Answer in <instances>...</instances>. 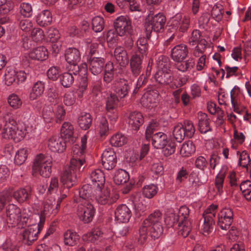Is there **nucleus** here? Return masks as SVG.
<instances>
[{
    "label": "nucleus",
    "instance_id": "1",
    "mask_svg": "<svg viewBox=\"0 0 251 251\" xmlns=\"http://www.w3.org/2000/svg\"><path fill=\"white\" fill-rule=\"evenodd\" d=\"M85 160L73 157L70 161V165L65 167L61 176V182L67 188L72 187L76 182V172L80 171Z\"/></svg>",
    "mask_w": 251,
    "mask_h": 251
},
{
    "label": "nucleus",
    "instance_id": "2",
    "mask_svg": "<svg viewBox=\"0 0 251 251\" xmlns=\"http://www.w3.org/2000/svg\"><path fill=\"white\" fill-rule=\"evenodd\" d=\"M152 145L154 148L161 149L163 154L166 156L173 154L176 151V144L171 140L167 135L162 132L153 134Z\"/></svg>",
    "mask_w": 251,
    "mask_h": 251
},
{
    "label": "nucleus",
    "instance_id": "3",
    "mask_svg": "<svg viewBox=\"0 0 251 251\" xmlns=\"http://www.w3.org/2000/svg\"><path fill=\"white\" fill-rule=\"evenodd\" d=\"M52 159L42 153L37 155L33 162L32 171L44 177L50 176L51 172Z\"/></svg>",
    "mask_w": 251,
    "mask_h": 251
},
{
    "label": "nucleus",
    "instance_id": "4",
    "mask_svg": "<svg viewBox=\"0 0 251 251\" xmlns=\"http://www.w3.org/2000/svg\"><path fill=\"white\" fill-rule=\"evenodd\" d=\"M25 130L19 128L17 123L14 120L6 122L1 130L2 138L13 140L19 142L24 139L25 136Z\"/></svg>",
    "mask_w": 251,
    "mask_h": 251
},
{
    "label": "nucleus",
    "instance_id": "5",
    "mask_svg": "<svg viewBox=\"0 0 251 251\" xmlns=\"http://www.w3.org/2000/svg\"><path fill=\"white\" fill-rule=\"evenodd\" d=\"M217 205H210L203 213V222L201 227V232L204 236H208L212 233L215 226V220Z\"/></svg>",
    "mask_w": 251,
    "mask_h": 251
},
{
    "label": "nucleus",
    "instance_id": "6",
    "mask_svg": "<svg viewBox=\"0 0 251 251\" xmlns=\"http://www.w3.org/2000/svg\"><path fill=\"white\" fill-rule=\"evenodd\" d=\"M162 220V213L160 211L156 210L144 221L143 225L139 230V240L141 243H143L147 239L149 227L152 225L161 224Z\"/></svg>",
    "mask_w": 251,
    "mask_h": 251
},
{
    "label": "nucleus",
    "instance_id": "7",
    "mask_svg": "<svg viewBox=\"0 0 251 251\" xmlns=\"http://www.w3.org/2000/svg\"><path fill=\"white\" fill-rule=\"evenodd\" d=\"M166 19L162 13H158L153 16L149 15L146 19L145 28L147 34L152 31L159 32L163 28Z\"/></svg>",
    "mask_w": 251,
    "mask_h": 251
},
{
    "label": "nucleus",
    "instance_id": "8",
    "mask_svg": "<svg viewBox=\"0 0 251 251\" xmlns=\"http://www.w3.org/2000/svg\"><path fill=\"white\" fill-rule=\"evenodd\" d=\"M95 209L88 201H82L77 207L76 214L79 219L84 223L91 222L94 216Z\"/></svg>",
    "mask_w": 251,
    "mask_h": 251
},
{
    "label": "nucleus",
    "instance_id": "9",
    "mask_svg": "<svg viewBox=\"0 0 251 251\" xmlns=\"http://www.w3.org/2000/svg\"><path fill=\"white\" fill-rule=\"evenodd\" d=\"M95 199L100 204H111L118 199L117 196L110 193L109 189L105 188L99 187L95 190Z\"/></svg>",
    "mask_w": 251,
    "mask_h": 251
},
{
    "label": "nucleus",
    "instance_id": "10",
    "mask_svg": "<svg viewBox=\"0 0 251 251\" xmlns=\"http://www.w3.org/2000/svg\"><path fill=\"white\" fill-rule=\"evenodd\" d=\"M115 29L120 36L129 34L132 29L131 21L127 16H120L114 23Z\"/></svg>",
    "mask_w": 251,
    "mask_h": 251
},
{
    "label": "nucleus",
    "instance_id": "11",
    "mask_svg": "<svg viewBox=\"0 0 251 251\" xmlns=\"http://www.w3.org/2000/svg\"><path fill=\"white\" fill-rule=\"evenodd\" d=\"M218 225L222 230H228L233 222V212L230 208L225 207L218 215Z\"/></svg>",
    "mask_w": 251,
    "mask_h": 251
},
{
    "label": "nucleus",
    "instance_id": "12",
    "mask_svg": "<svg viewBox=\"0 0 251 251\" xmlns=\"http://www.w3.org/2000/svg\"><path fill=\"white\" fill-rule=\"evenodd\" d=\"M146 52L145 48H138V50L133 55L130 60V67L132 74L138 76L142 70V59L143 54Z\"/></svg>",
    "mask_w": 251,
    "mask_h": 251
},
{
    "label": "nucleus",
    "instance_id": "13",
    "mask_svg": "<svg viewBox=\"0 0 251 251\" xmlns=\"http://www.w3.org/2000/svg\"><path fill=\"white\" fill-rule=\"evenodd\" d=\"M78 31L75 26H72L68 29V33L70 37H75L72 41H70V44L72 45V42H74V46L75 47L79 46L80 47H97L100 46H103L101 43L96 42V40H92L91 39H87L85 40L80 41L77 37H75L77 34Z\"/></svg>",
    "mask_w": 251,
    "mask_h": 251
},
{
    "label": "nucleus",
    "instance_id": "14",
    "mask_svg": "<svg viewBox=\"0 0 251 251\" xmlns=\"http://www.w3.org/2000/svg\"><path fill=\"white\" fill-rule=\"evenodd\" d=\"M101 163L104 168L107 170L113 169L117 163V156L113 149H106L101 155Z\"/></svg>",
    "mask_w": 251,
    "mask_h": 251
},
{
    "label": "nucleus",
    "instance_id": "15",
    "mask_svg": "<svg viewBox=\"0 0 251 251\" xmlns=\"http://www.w3.org/2000/svg\"><path fill=\"white\" fill-rule=\"evenodd\" d=\"M60 133L66 142L74 143L77 138L78 135L75 131L73 125L70 122H65L62 125Z\"/></svg>",
    "mask_w": 251,
    "mask_h": 251
},
{
    "label": "nucleus",
    "instance_id": "16",
    "mask_svg": "<svg viewBox=\"0 0 251 251\" xmlns=\"http://www.w3.org/2000/svg\"><path fill=\"white\" fill-rule=\"evenodd\" d=\"M228 170L229 168L226 165H223L215 176V188L219 195H221L224 192L225 179L228 173Z\"/></svg>",
    "mask_w": 251,
    "mask_h": 251
},
{
    "label": "nucleus",
    "instance_id": "17",
    "mask_svg": "<svg viewBox=\"0 0 251 251\" xmlns=\"http://www.w3.org/2000/svg\"><path fill=\"white\" fill-rule=\"evenodd\" d=\"M50 214H52L50 208L44 203L43 209L40 213H33L28 224L29 225H37L38 226V228L41 229L44 225L46 217Z\"/></svg>",
    "mask_w": 251,
    "mask_h": 251
},
{
    "label": "nucleus",
    "instance_id": "18",
    "mask_svg": "<svg viewBox=\"0 0 251 251\" xmlns=\"http://www.w3.org/2000/svg\"><path fill=\"white\" fill-rule=\"evenodd\" d=\"M131 211L125 204L118 205L115 211V219L119 223H127L131 217Z\"/></svg>",
    "mask_w": 251,
    "mask_h": 251
},
{
    "label": "nucleus",
    "instance_id": "19",
    "mask_svg": "<svg viewBox=\"0 0 251 251\" xmlns=\"http://www.w3.org/2000/svg\"><path fill=\"white\" fill-rule=\"evenodd\" d=\"M7 222L11 225H16L20 222L21 210L16 205L9 204L6 210Z\"/></svg>",
    "mask_w": 251,
    "mask_h": 251
},
{
    "label": "nucleus",
    "instance_id": "20",
    "mask_svg": "<svg viewBox=\"0 0 251 251\" xmlns=\"http://www.w3.org/2000/svg\"><path fill=\"white\" fill-rule=\"evenodd\" d=\"M49 149L54 152H63L66 149L65 141L57 136H52L48 140Z\"/></svg>",
    "mask_w": 251,
    "mask_h": 251
},
{
    "label": "nucleus",
    "instance_id": "21",
    "mask_svg": "<svg viewBox=\"0 0 251 251\" xmlns=\"http://www.w3.org/2000/svg\"><path fill=\"white\" fill-rule=\"evenodd\" d=\"M171 22L173 27L183 32L189 27L190 17L187 15L182 17L181 14L177 13L172 19Z\"/></svg>",
    "mask_w": 251,
    "mask_h": 251
},
{
    "label": "nucleus",
    "instance_id": "22",
    "mask_svg": "<svg viewBox=\"0 0 251 251\" xmlns=\"http://www.w3.org/2000/svg\"><path fill=\"white\" fill-rule=\"evenodd\" d=\"M111 88L121 98L125 97L129 89L128 82L124 79L113 81L111 84Z\"/></svg>",
    "mask_w": 251,
    "mask_h": 251
},
{
    "label": "nucleus",
    "instance_id": "23",
    "mask_svg": "<svg viewBox=\"0 0 251 251\" xmlns=\"http://www.w3.org/2000/svg\"><path fill=\"white\" fill-rule=\"evenodd\" d=\"M57 196H58V194L56 193L55 194H53L51 196H47V199L44 202L46 205L49 206L50 208L51 214L53 215H55L58 213L60 208L61 202L67 197V195L66 194H61L57 199L56 205L54 206L55 199Z\"/></svg>",
    "mask_w": 251,
    "mask_h": 251
},
{
    "label": "nucleus",
    "instance_id": "24",
    "mask_svg": "<svg viewBox=\"0 0 251 251\" xmlns=\"http://www.w3.org/2000/svg\"><path fill=\"white\" fill-rule=\"evenodd\" d=\"M24 57L27 61V57L31 59L44 61L48 58V51L47 48H33L25 53Z\"/></svg>",
    "mask_w": 251,
    "mask_h": 251
},
{
    "label": "nucleus",
    "instance_id": "25",
    "mask_svg": "<svg viewBox=\"0 0 251 251\" xmlns=\"http://www.w3.org/2000/svg\"><path fill=\"white\" fill-rule=\"evenodd\" d=\"M40 230L37 225H29L23 231V239L27 244H29L37 239Z\"/></svg>",
    "mask_w": 251,
    "mask_h": 251
},
{
    "label": "nucleus",
    "instance_id": "26",
    "mask_svg": "<svg viewBox=\"0 0 251 251\" xmlns=\"http://www.w3.org/2000/svg\"><path fill=\"white\" fill-rule=\"evenodd\" d=\"M158 93L155 91H148L144 94L141 99L142 104L147 108L152 107L158 100Z\"/></svg>",
    "mask_w": 251,
    "mask_h": 251
},
{
    "label": "nucleus",
    "instance_id": "27",
    "mask_svg": "<svg viewBox=\"0 0 251 251\" xmlns=\"http://www.w3.org/2000/svg\"><path fill=\"white\" fill-rule=\"evenodd\" d=\"M188 43L190 46H195V47H198L199 46L211 47L209 42L201 38L200 31L198 30H195L192 32L191 37L188 39Z\"/></svg>",
    "mask_w": 251,
    "mask_h": 251
},
{
    "label": "nucleus",
    "instance_id": "28",
    "mask_svg": "<svg viewBox=\"0 0 251 251\" xmlns=\"http://www.w3.org/2000/svg\"><path fill=\"white\" fill-rule=\"evenodd\" d=\"M90 177L93 184L97 187H102L105 183V177L103 172L100 169H95L90 174Z\"/></svg>",
    "mask_w": 251,
    "mask_h": 251
},
{
    "label": "nucleus",
    "instance_id": "29",
    "mask_svg": "<svg viewBox=\"0 0 251 251\" xmlns=\"http://www.w3.org/2000/svg\"><path fill=\"white\" fill-rule=\"evenodd\" d=\"M88 64L91 73L94 75H97L101 72L105 63L102 58L94 57L90 59Z\"/></svg>",
    "mask_w": 251,
    "mask_h": 251
},
{
    "label": "nucleus",
    "instance_id": "30",
    "mask_svg": "<svg viewBox=\"0 0 251 251\" xmlns=\"http://www.w3.org/2000/svg\"><path fill=\"white\" fill-rule=\"evenodd\" d=\"M154 78L156 82L162 85H169L172 80V74L170 70H158L154 75Z\"/></svg>",
    "mask_w": 251,
    "mask_h": 251
},
{
    "label": "nucleus",
    "instance_id": "31",
    "mask_svg": "<svg viewBox=\"0 0 251 251\" xmlns=\"http://www.w3.org/2000/svg\"><path fill=\"white\" fill-rule=\"evenodd\" d=\"M245 139L246 136L244 134L233 126V138L230 141L231 148L237 150L239 146L242 145L245 142Z\"/></svg>",
    "mask_w": 251,
    "mask_h": 251
},
{
    "label": "nucleus",
    "instance_id": "32",
    "mask_svg": "<svg viewBox=\"0 0 251 251\" xmlns=\"http://www.w3.org/2000/svg\"><path fill=\"white\" fill-rule=\"evenodd\" d=\"M198 119L199 129L201 133L205 134L211 130L209 119L208 118L207 114L202 112H199L198 113Z\"/></svg>",
    "mask_w": 251,
    "mask_h": 251
},
{
    "label": "nucleus",
    "instance_id": "33",
    "mask_svg": "<svg viewBox=\"0 0 251 251\" xmlns=\"http://www.w3.org/2000/svg\"><path fill=\"white\" fill-rule=\"evenodd\" d=\"M45 83L42 81H38L34 83L29 94V99L34 100L40 98L45 91Z\"/></svg>",
    "mask_w": 251,
    "mask_h": 251
},
{
    "label": "nucleus",
    "instance_id": "34",
    "mask_svg": "<svg viewBox=\"0 0 251 251\" xmlns=\"http://www.w3.org/2000/svg\"><path fill=\"white\" fill-rule=\"evenodd\" d=\"M42 117L47 128L49 129L54 121L53 108L49 105H45L43 108Z\"/></svg>",
    "mask_w": 251,
    "mask_h": 251
},
{
    "label": "nucleus",
    "instance_id": "35",
    "mask_svg": "<svg viewBox=\"0 0 251 251\" xmlns=\"http://www.w3.org/2000/svg\"><path fill=\"white\" fill-rule=\"evenodd\" d=\"M102 237V232L99 227L94 228L82 236L84 241L91 243H97Z\"/></svg>",
    "mask_w": 251,
    "mask_h": 251
},
{
    "label": "nucleus",
    "instance_id": "36",
    "mask_svg": "<svg viewBox=\"0 0 251 251\" xmlns=\"http://www.w3.org/2000/svg\"><path fill=\"white\" fill-rule=\"evenodd\" d=\"M143 123L144 118L141 113L134 112L129 115L128 124L133 130L138 129Z\"/></svg>",
    "mask_w": 251,
    "mask_h": 251
},
{
    "label": "nucleus",
    "instance_id": "37",
    "mask_svg": "<svg viewBox=\"0 0 251 251\" xmlns=\"http://www.w3.org/2000/svg\"><path fill=\"white\" fill-rule=\"evenodd\" d=\"M63 239L66 245L74 246L77 244L79 236L75 231L68 229L63 233Z\"/></svg>",
    "mask_w": 251,
    "mask_h": 251
},
{
    "label": "nucleus",
    "instance_id": "38",
    "mask_svg": "<svg viewBox=\"0 0 251 251\" xmlns=\"http://www.w3.org/2000/svg\"><path fill=\"white\" fill-rule=\"evenodd\" d=\"M36 21L40 26H46L50 25L52 22V15L50 11L44 10L36 17Z\"/></svg>",
    "mask_w": 251,
    "mask_h": 251
},
{
    "label": "nucleus",
    "instance_id": "39",
    "mask_svg": "<svg viewBox=\"0 0 251 251\" xmlns=\"http://www.w3.org/2000/svg\"><path fill=\"white\" fill-rule=\"evenodd\" d=\"M129 179L127 172L123 169H119L115 172L113 180L117 185H122L127 182Z\"/></svg>",
    "mask_w": 251,
    "mask_h": 251
},
{
    "label": "nucleus",
    "instance_id": "40",
    "mask_svg": "<svg viewBox=\"0 0 251 251\" xmlns=\"http://www.w3.org/2000/svg\"><path fill=\"white\" fill-rule=\"evenodd\" d=\"M70 73L76 75L78 74L79 76L86 75L87 72V65L86 63H82L81 66H78L76 62L75 63H69L67 66Z\"/></svg>",
    "mask_w": 251,
    "mask_h": 251
},
{
    "label": "nucleus",
    "instance_id": "41",
    "mask_svg": "<svg viewBox=\"0 0 251 251\" xmlns=\"http://www.w3.org/2000/svg\"><path fill=\"white\" fill-rule=\"evenodd\" d=\"M230 99L232 106L243 105L244 97L238 88L235 87L231 90Z\"/></svg>",
    "mask_w": 251,
    "mask_h": 251
},
{
    "label": "nucleus",
    "instance_id": "42",
    "mask_svg": "<svg viewBox=\"0 0 251 251\" xmlns=\"http://www.w3.org/2000/svg\"><path fill=\"white\" fill-rule=\"evenodd\" d=\"M80 54L77 48H67L66 50L65 58L68 64H74L80 59Z\"/></svg>",
    "mask_w": 251,
    "mask_h": 251
},
{
    "label": "nucleus",
    "instance_id": "43",
    "mask_svg": "<svg viewBox=\"0 0 251 251\" xmlns=\"http://www.w3.org/2000/svg\"><path fill=\"white\" fill-rule=\"evenodd\" d=\"M188 53L187 48H172L171 57L175 61L179 62L184 59Z\"/></svg>",
    "mask_w": 251,
    "mask_h": 251
},
{
    "label": "nucleus",
    "instance_id": "44",
    "mask_svg": "<svg viewBox=\"0 0 251 251\" xmlns=\"http://www.w3.org/2000/svg\"><path fill=\"white\" fill-rule=\"evenodd\" d=\"M127 142V137L121 133H115L110 139V145L115 147H122L126 144Z\"/></svg>",
    "mask_w": 251,
    "mask_h": 251
},
{
    "label": "nucleus",
    "instance_id": "45",
    "mask_svg": "<svg viewBox=\"0 0 251 251\" xmlns=\"http://www.w3.org/2000/svg\"><path fill=\"white\" fill-rule=\"evenodd\" d=\"M29 154V150L26 148L19 149L15 153L14 163L17 165L24 163Z\"/></svg>",
    "mask_w": 251,
    "mask_h": 251
},
{
    "label": "nucleus",
    "instance_id": "46",
    "mask_svg": "<svg viewBox=\"0 0 251 251\" xmlns=\"http://www.w3.org/2000/svg\"><path fill=\"white\" fill-rule=\"evenodd\" d=\"M192 229V223L190 220H182L178 225L179 235L185 238L188 236Z\"/></svg>",
    "mask_w": 251,
    "mask_h": 251
},
{
    "label": "nucleus",
    "instance_id": "47",
    "mask_svg": "<svg viewBox=\"0 0 251 251\" xmlns=\"http://www.w3.org/2000/svg\"><path fill=\"white\" fill-rule=\"evenodd\" d=\"M115 57L121 66H125L128 62V57L126 50L123 48H115Z\"/></svg>",
    "mask_w": 251,
    "mask_h": 251
},
{
    "label": "nucleus",
    "instance_id": "48",
    "mask_svg": "<svg viewBox=\"0 0 251 251\" xmlns=\"http://www.w3.org/2000/svg\"><path fill=\"white\" fill-rule=\"evenodd\" d=\"M158 188L157 185L151 183L145 185L142 188V195L147 199H150L154 197L157 193Z\"/></svg>",
    "mask_w": 251,
    "mask_h": 251
},
{
    "label": "nucleus",
    "instance_id": "49",
    "mask_svg": "<svg viewBox=\"0 0 251 251\" xmlns=\"http://www.w3.org/2000/svg\"><path fill=\"white\" fill-rule=\"evenodd\" d=\"M236 154L238 156V165L240 166L246 168L247 170H249L250 168L249 164L251 162V159L249 154L246 151H236Z\"/></svg>",
    "mask_w": 251,
    "mask_h": 251
},
{
    "label": "nucleus",
    "instance_id": "50",
    "mask_svg": "<svg viewBox=\"0 0 251 251\" xmlns=\"http://www.w3.org/2000/svg\"><path fill=\"white\" fill-rule=\"evenodd\" d=\"M78 123L80 127L84 130L89 128L92 123V118L90 114L82 113L78 119Z\"/></svg>",
    "mask_w": 251,
    "mask_h": 251
},
{
    "label": "nucleus",
    "instance_id": "51",
    "mask_svg": "<svg viewBox=\"0 0 251 251\" xmlns=\"http://www.w3.org/2000/svg\"><path fill=\"white\" fill-rule=\"evenodd\" d=\"M195 151V147L192 142L188 141L184 142L181 146L180 154L185 157L190 156Z\"/></svg>",
    "mask_w": 251,
    "mask_h": 251
},
{
    "label": "nucleus",
    "instance_id": "52",
    "mask_svg": "<svg viewBox=\"0 0 251 251\" xmlns=\"http://www.w3.org/2000/svg\"><path fill=\"white\" fill-rule=\"evenodd\" d=\"M87 137L86 135H83L81 138V145H75L72 149L74 155L80 156L83 154L87 148Z\"/></svg>",
    "mask_w": 251,
    "mask_h": 251
},
{
    "label": "nucleus",
    "instance_id": "53",
    "mask_svg": "<svg viewBox=\"0 0 251 251\" xmlns=\"http://www.w3.org/2000/svg\"><path fill=\"white\" fill-rule=\"evenodd\" d=\"M98 131L101 137L106 136L109 131L108 121L105 117H101L98 121Z\"/></svg>",
    "mask_w": 251,
    "mask_h": 251
},
{
    "label": "nucleus",
    "instance_id": "54",
    "mask_svg": "<svg viewBox=\"0 0 251 251\" xmlns=\"http://www.w3.org/2000/svg\"><path fill=\"white\" fill-rule=\"evenodd\" d=\"M163 228L161 224L152 225L148 230V235L150 233L151 236L154 239L159 238L162 234Z\"/></svg>",
    "mask_w": 251,
    "mask_h": 251
},
{
    "label": "nucleus",
    "instance_id": "55",
    "mask_svg": "<svg viewBox=\"0 0 251 251\" xmlns=\"http://www.w3.org/2000/svg\"><path fill=\"white\" fill-rule=\"evenodd\" d=\"M240 190L245 198L249 201H251V181L245 180L241 183Z\"/></svg>",
    "mask_w": 251,
    "mask_h": 251
},
{
    "label": "nucleus",
    "instance_id": "56",
    "mask_svg": "<svg viewBox=\"0 0 251 251\" xmlns=\"http://www.w3.org/2000/svg\"><path fill=\"white\" fill-rule=\"evenodd\" d=\"M16 72L12 68H7L3 75L4 83L10 86L16 81Z\"/></svg>",
    "mask_w": 251,
    "mask_h": 251
},
{
    "label": "nucleus",
    "instance_id": "57",
    "mask_svg": "<svg viewBox=\"0 0 251 251\" xmlns=\"http://www.w3.org/2000/svg\"><path fill=\"white\" fill-rule=\"evenodd\" d=\"M173 135L175 139L178 142H181L184 140L186 136L184 132V128L182 124H178L174 126Z\"/></svg>",
    "mask_w": 251,
    "mask_h": 251
},
{
    "label": "nucleus",
    "instance_id": "58",
    "mask_svg": "<svg viewBox=\"0 0 251 251\" xmlns=\"http://www.w3.org/2000/svg\"><path fill=\"white\" fill-rule=\"evenodd\" d=\"M195 65V62L193 59L189 58L184 61H180L176 65V68L179 71L185 72L192 69Z\"/></svg>",
    "mask_w": 251,
    "mask_h": 251
},
{
    "label": "nucleus",
    "instance_id": "59",
    "mask_svg": "<svg viewBox=\"0 0 251 251\" xmlns=\"http://www.w3.org/2000/svg\"><path fill=\"white\" fill-rule=\"evenodd\" d=\"M66 113L64 107L61 104L58 105L54 112L55 122L56 123H60L65 119Z\"/></svg>",
    "mask_w": 251,
    "mask_h": 251
},
{
    "label": "nucleus",
    "instance_id": "60",
    "mask_svg": "<svg viewBox=\"0 0 251 251\" xmlns=\"http://www.w3.org/2000/svg\"><path fill=\"white\" fill-rule=\"evenodd\" d=\"M92 25L93 30L96 32L101 31L104 25L103 19L100 16H96L92 20Z\"/></svg>",
    "mask_w": 251,
    "mask_h": 251
},
{
    "label": "nucleus",
    "instance_id": "61",
    "mask_svg": "<svg viewBox=\"0 0 251 251\" xmlns=\"http://www.w3.org/2000/svg\"><path fill=\"white\" fill-rule=\"evenodd\" d=\"M156 65L158 70H170V59L166 56L161 55L158 57L156 60Z\"/></svg>",
    "mask_w": 251,
    "mask_h": 251
},
{
    "label": "nucleus",
    "instance_id": "62",
    "mask_svg": "<svg viewBox=\"0 0 251 251\" xmlns=\"http://www.w3.org/2000/svg\"><path fill=\"white\" fill-rule=\"evenodd\" d=\"M182 125L186 137L189 138L192 137L195 132V128L193 122L190 121H185Z\"/></svg>",
    "mask_w": 251,
    "mask_h": 251
},
{
    "label": "nucleus",
    "instance_id": "63",
    "mask_svg": "<svg viewBox=\"0 0 251 251\" xmlns=\"http://www.w3.org/2000/svg\"><path fill=\"white\" fill-rule=\"evenodd\" d=\"M7 101L9 105L14 109L19 108L22 104L21 98L15 94H12L9 96Z\"/></svg>",
    "mask_w": 251,
    "mask_h": 251
},
{
    "label": "nucleus",
    "instance_id": "64",
    "mask_svg": "<svg viewBox=\"0 0 251 251\" xmlns=\"http://www.w3.org/2000/svg\"><path fill=\"white\" fill-rule=\"evenodd\" d=\"M13 197L19 202H23L28 199L29 194L25 189L21 188L13 193Z\"/></svg>",
    "mask_w": 251,
    "mask_h": 251
}]
</instances>
